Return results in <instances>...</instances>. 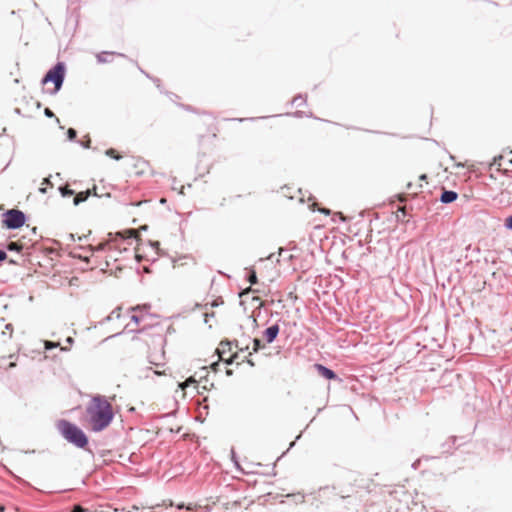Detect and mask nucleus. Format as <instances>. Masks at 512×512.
I'll use <instances>...</instances> for the list:
<instances>
[{"label": "nucleus", "mask_w": 512, "mask_h": 512, "mask_svg": "<svg viewBox=\"0 0 512 512\" xmlns=\"http://www.w3.org/2000/svg\"><path fill=\"white\" fill-rule=\"evenodd\" d=\"M252 342H253V352L254 353H257L260 350H262L263 348H265V345L263 344V342L259 338H254L252 340Z\"/></svg>", "instance_id": "17"}, {"label": "nucleus", "mask_w": 512, "mask_h": 512, "mask_svg": "<svg viewBox=\"0 0 512 512\" xmlns=\"http://www.w3.org/2000/svg\"><path fill=\"white\" fill-rule=\"evenodd\" d=\"M56 428L61 436L70 444L79 449H85L89 444L86 433L76 424L66 419H60L56 422Z\"/></svg>", "instance_id": "2"}, {"label": "nucleus", "mask_w": 512, "mask_h": 512, "mask_svg": "<svg viewBox=\"0 0 512 512\" xmlns=\"http://www.w3.org/2000/svg\"><path fill=\"white\" fill-rule=\"evenodd\" d=\"M246 280L251 285H255L258 283L257 273L253 267L246 268Z\"/></svg>", "instance_id": "11"}, {"label": "nucleus", "mask_w": 512, "mask_h": 512, "mask_svg": "<svg viewBox=\"0 0 512 512\" xmlns=\"http://www.w3.org/2000/svg\"><path fill=\"white\" fill-rule=\"evenodd\" d=\"M283 253H287V250H286V249H284V248H280V249H279V252H278L279 257L283 256Z\"/></svg>", "instance_id": "45"}, {"label": "nucleus", "mask_w": 512, "mask_h": 512, "mask_svg": "<svg viewBox=\"0 0 512 512\" xmlns=\"http://www.w3.org/2000/svg\"><path fill=\"white\" fill-rule=\"evenodd\" d=\"M26 221V214L19 209H9L2 214V225L9 230L21 228Z\"/></svg>", "instance_id": "4"}, {"label": "nucleus", "mask_w": 512, "mask_h": 512, "mask_svg": "<svg viewBox=\"0 0 512 512\" xmlns=\"http://www.w3.org/2000/svg\"><path fill=\"white\" fill-rule=\"evenodd\" d=\"M50 178H51V176L44 178V179H43V182H42V185H49V186H51V187H52V186H53V184H52V182H51Z\"/></svg>", "instance_id": "33"}, {"label": "nucleus", "mask_w": 512, "mask_h": 512, "mask_svg": "<svg viewBox=\"0 0 512 512\" xmlns=\"http://www.w3.org/2000/svg\"><path fill=\"white\" fill-rule=\"evenodd\" d=\"M77 138V131L74 128H69L67 130V139L69 141H75Z\"/></svg>", "instance_id": "21"}, {"label": "nucleus", "mask_w": 512, "mask_h": 512, "mask_svg": "<svg viewBox=\"0 0 512 512\" xmlns=\"http://www.w3.org/2000/svg\"><path fill=\"white\" fill-rule=\"evenodd\" d=\"M401 216L405 217L406 216V211H405V209L403 207H398V209L396 211V220L400 221L401 220Z\"/></svg>", "instance_id": "24"}, {"label": "nucleus", "mask_w": 512, "mask_h": 512, "mask_svg": "<svg viewBox=\"0 0 512 512\" xmlns=\"http://www.w3.org/2000/svg\"><path fill=\"white\" fill-rule=\"evenodd\" d=\"M231 459L234 462L235 466L237 468H239L240 466H239V463L237 461V457H236V453H235L234 449H231Z\"/></svg>", "instance_id": "29"}, {"label": "nucleus", "mask_w": 512, "mask_h": 512, "mask_svg": "<svg viewBox=\"0 0 512 512\" xmlns=\"http://www.w3.org/2000/svg\"><path fill=\"white\" fill-rule=\"evenodd\" d=\"M105 245H99L97 248L94 249V251H102L104 250Z\"/></svg>", "instance_id": "48"}, {"label": "nucleus", "mask_w": 512, "mask_h": 512, "mask_svg": "<svg viewBox=\"0 0 512 512\" xmlns=\"http://www.w3.org/2000/svg\"><path fill=\"white\" fill-rule=\"evenodd\" d=\"M306 104V96L305 95H302V94H298L296 95L292 100H291V105H296V106H303Z\"/></svg>", "instance_id": "14"}, {"label": "nucleus", "mask_w": 512, "mask_h": 512, "mask_svg": "<svg viewBox=\"0 0 512 512\" xmlns=\"http://www.w3.org/2000/svg\"><path fill=\"white\" fill-rule=\"evenodd\" d=\"M58 191L61 194L62 197H70L75 195V191L73 189H70L66 185H61L58 187Z\"/></svg>", "instance_id": "13"}, {"label": "nucleus", "mask_w": 512, "mask_h": 512, "mask_svg": "<svg viewBox=\"0 0 512 512\" xmlns=\"http://www.w3.org/2000/svg\"><path fill=\"white\" fill-rule=\"evenodd\" d=\"M184 109H186L187 111H194L193 107L190 106V105H181Z\"/></svg>", "instance_id": "43"}, {"label": "nucleus", "mask_w": 512, "mask_h": 512, "mask_svg": "<svg viewBox=\"0 0 512 512\" xmlns=\"http://www.w3.org/2000/svg\"><path fill=\"white\" fill-rule=\"evenodd\" d=\"M149 243L155 249H158L160 246V243L158 241H149Z\"/></svg>", "instance_id": "36"}, {"label": "nucleus", "mask_w": 512, "mask_h": 512, "mask_svg": "<svg viewBox=\"0 0 512 512\" xmlns=\"http://www.w3.org/2000/svg\"><path fill=\"white\" fill-rule=\"evenodd\" d=\"M433 458H434V457H431V456H422V457L418 458L417 460H415V461L412 463L411 467H412L414 470H417V469L419 468V466H420V464H421V462H422L423 460L428 461V460H431V459H433Z\"/></svg>", "instance_id": "19"}, {"label": "nucleus", "mask_w": 512, "mask_h": 512, "mask_svg": "<svg viewBox=\"0 0 512 512\" xmlns=\"http://www.w3.org/2000/svg\"><path fill=\"white\" fill-rule=\"evenodd\" d=\"M309 207H310V209H311L312 211H316V210H317V208H316V203H315V202H314L313 204L309 205ZM318 211H319L320 213L325 214V215H330V213H331V211H330L328 208H321V209H318Z\"/></svg>", "instance_id": "22"}, {"label": "nucleus", "mask_w": 512, "mask_h": 512, "mask_svg": "<svg viewBox=\"0 0 512 512\" xmlns=\"http://www.w3.org/2000/svg\"><path fill=\"white\" fill-rule=\"evenodd\" d=\"M280 332L279 324L275 323L263 331V336L268 344L273 343Z\"/></svg>", "instance_id": "7"}, {"label": "nucleus", "mask_w": 512, "mask_h": 512, "mask_svg": "<svg viewBox=\"0 0 512 512\" xmlns=\"http://www.w3.org/2000/svg\"><path fill=\"white\" fill-rule=\"evenodd\" d=\"M44 115L47 118H55L56 122H59V119L55 116V114L53 113V111L50 108H45L44 109Z\"/></svg>", "instance_id": "25"}, {"label": "nucleus", "mask_w": 512, "mask_h": 512, "mask_svg": "<svg viewBox=\"0 0 512 512\" xmlns=\"http://www.w3.org/2000/svg\"><path fill=\"white\" fill-rule=\"evenodd\" d=\"M90 195H91V191L89 189L85 190V191H81L78 194L75 193L74 199H73V204L75 206H78L79 204L87 201L88 198L90 197Z\"/></svg>", "instance_id": "10"}, {"label": "nucleus", "mask_w": 512, "mask_h": 512, "mask_svg": "<svg viewBox=\"0 0 512 512\" xmlns=\"http://www.w3.org/2000/svg\"><path fill=\"white\" fill-rule=\"evenodd\" d=\"M128 233H129V237L130 238H134L135 237L134 236V234H135L134 230H130V231H128Z\"/></svg>", "instance_id": "50"}, {"label": "nucleus", "mask_w": 512, "mask_h": 512, "mask_svg": "<svg viewBox=\"0 0 512 512\" xmlns=\"http://www.w3.org/2000/svg\"><path fill=\"white\" fill-rule=\"evenodd\" d=\"M38 191H39L41 194H46V193H47V187H45L44 185H42L41 187H39Z\"/></svg>", "instance_id": "39"}, {"label": "nucleus", "mask_w": 512, "mask_h": 512, "mask_svg": "<svg viewBox=\"0 0 512 512\" xmlns=\"http://www.w3.org/2000/svg\"><path fill=\"white\" fill-rule=\"evenodd\" d=\"M504 226H505L506 229L512 231V215L508 216L505 219Z\"/></svg>", "instance_id": "27"}, {"label": "nucleus", "mask_w": 512, "mask_h": 512, "mask_svg": "<svg viewBox=\"0 0 512 512\" xmlns=\"http://www.w3.org/2000/svg\"><path fill=\"white\" fill-rule=\"evenodd\" d=\"M135 258L138 263H140L143 260V256L140 254H136Z\"/></svg>", "instance_id": "44"}, {"label": "nucleus", "mask_w": 512, "mask_h": 512, "mask_svg": "<svg viewBox=\"0 0 512 512\" xmlns=\"http://www.w3.org/2000/svg\"><path fill=\"white\" fill-rule=\"evenodd\" d=\"M184 186L181 187L180 194H183Z\"/></svg>", "instance_id": "61"}, {"label": "nucleus", "mask_w": 512, "mask_h": 512, "mask_svg": "<svg viewBox=\"0 0 512 512\" xmlns=\"http://www.w3.org/2000/svg\"><path fill=\"white\" fill-rule=\"evenodd\" d=\"M458 198V193L453 191V190H443L441 195H440V198L439 200L443 203V204H450L454 201H456Z\"/></svg>", "instance_id": "9"}, {"label": "nucleus", "mask_w": 512, "mask_h": 512, "mask_svg": "<svg viewBox=\"0 0 512 512\" xmlns=\"http://www.w3.org/2000/svg\"><path fill=\"white\" fill-rule=\"evenodd\" d=\"M71 512H88L87 509H84L83 507L76 505L73 507Z\"/></svg>", "instance_id": "31"}, {"label": "nucleus", "mask_w": 512, "mask_h": 512, "mask_svg": "<svg viewBox=\"0 0 512 512\" xmlns=\"http://www.w3.org/2000/svg\"><path fill=\"white\" fill-rule=\"evenodd\" d=\"M420 179H421V180H426V179H427V175H426V174H422V175L420 176Z\"/></svg>", "instance_id": "52"}, {"label": "nucleus", "mask_w": 512, "mask_h": 512, "mask_svg": "<svg viewBox=\"0 0 512 512\" xmlns=\"http://www.w3.org/2000/svg\"><path fill=\"white\" fill-rule=\"evenodd\" d=\"M209 317H214V313H213V312H212V313H210V314H209V313H205V323H208V321H209V320H208V319H209Z\"/></svg>", "instance_id": "41"}, {"label": "nucleus", "mask_w": 512, "mask_h": 512, "mask_svg": "<svg viewBox=\"0 0 512 512\" xmlns=\"http://www.w3.org/2000/svg\"><path fill=\"white\" fill-rule=\"evenodd\" d=\"M8 258L5 250L0 248V263L4 262Z\"/></svg>", "instance_id": "30"}, {"label": "nucleus", "mask_w": 512, "mask_h": 512, "mask_svg": "<svg viewBox=\"0 0 512 512\" xmlns=\"http://www.w3.org/2000/svg\"><path fill=\"white\" fill-rule=\"evenodd\" d=\"M274 258H275V254H274V253H272V254H270L266 259H264V258H260V259H259V262H262V261H264V260H270V261H273V260H274Z\"/></svg>", "instance_id": "35"}, {"label": "nucleus", "mask_w": 512, "mask_h": 512, "mask_svg": "<svg viewBox=\"0 0 512 512\" xmlns=\"http://www.w3.org/2000/svg\"><path fill=\"white\" fill-rule=\"evenodd\" d=\"M301 437V433L296 437V440H299Z\"/></svg>", "instance_id": "63"}, {"label": "nucleus", "mask_w": 512, "mask_h": 512, "mask_svg": "<svg viewBox=\"0 0 512 512\" xmlns=\"http://www.w3.org/2000/svg\"><path fill=\"white\" fill-rule=\"evenodd\" d=\"M60 344L58 342H53V341H50V340H45L44 341V349L49 351V350H52L54 348H57L59 347Z\"/></svg>", "instance_id": "20"}, {"label": "nucleus", "mask_w": 512, "mask_h": 512, "mask_svg": "<svg viewBox=\"0 0 512 512\" xmlns=\"http://www.w3.org/2000/svg\"><path fill=\"white\" fill-rule=\"evenodd\" d=\"M338 215L341 217V219L343 220V213H338Z\"/></svg>", "instance_id": "60"}, {"label": "nucleus", "mask_w": 512, "mask_h": 512, "mask_svg": "<svg viewBox=\"0 0 512 512\" xmlns=\"http://www.w3.org/2000/svg\"><path fill=\"white\" fill-rule=\"evenodd\" d=\"M235 344L236 347H238L241 351H246L249 349V344L246 343L245 346H239V341H230V340H222L220 342L219 347L217 348V353L220 358L223 357V355L227 352H229L232 348V345Z\"/></svg>", "instance_id": "5"}, {"label": "nucleus", "mask_w": 512, "mask_h": 512, "mask_svg": "<svg viewBox=\"0 0 512 512\" xmlns=\"http://www.w3.org/2000/svg\"><path fill=\"white\" fill-rule=\"evenodd\" d=\"M120 334H121V332H119V333H116V334H114V335L110 336L109 338H112V337H116V336H119Z\"/></svg>", "instance_id": "55"}, {"label": "nucleus", "mask_w": 512, "mask_h": 512, "mask_svg": "<svg viewBox=\"0 0 512 512\" xmlns=\"http://www.w3.org/2000/svg\"><path fill=\"white\" fill-rule=\"evenodd\" d=\"M10 327H11V324H7V325H6V328H7V329H10Z\"/></svg>", "instance_id": "62"}, {"label": "nucleus", "mask_w": 512, "mask_h": 512, "mask_svg": "<svg viewBox=\"0 0 512 512\" xmlns=\"http://www.w3.org/2000/svg\"><path fill=\"white\" fill-rule=\"evenodd\" d=\"M149 307H150V305H148V304L137 305V306L131 307L129 310L130 311H138V310L146 311Z\"/></svg>", "instance_id": "26"}, {"label": "nucleus", "mask_w": 512, "mask_h": 512, "mask_svg": "<svg viewBox=\"0 0 512 512\" xmlns=\"http://www.w3.org/2000/svg\"><path fill=\"white\" fill-rule=\"evenodd\" d=\"M245 362L248 363L251 367L255 366V363L250 358H246Z\"/></svg>", "instance_id": "42"}, {"label": "nucleus", "mask_w": 512, "mask_h": 512, "mask_svg": "<svg viewBox=\"0 0 512 512\" xmlns=\"http://www.w3.org/2000/svg\"><path fill=\"white\" fill-rule=\"evenodd\" d=\"M137 68L140 70L141 73H143L147 78L151 79L157 86V88L160 90V92H162V88H161V84H160V79L159 78H156V77H152L150 76L147 72H145L138 64L137 62H135Z\"/></svg>", "instance_id": "15"}, {"label": "nucleus", "mask_w": 512, "mask_h": 512, "mask_svg": "<svg viewBox=\"0 0 512 512\" xmlns=\"http://www.w3.org/2000/svg\"><path fill=\"white\" fill-rule=\"evenodd\" d=\"M65 342L69 345H72L74 343V338L71 337V336H68L66 339H65Z\"/></svg>", "instance_id": "38"}, {"label": "nucleus", "mask_w": 512, "mask_h": 512, "mask_svg": "<svg viewBox=\"0 0 512 512\" xmlns=\"http://www.w3.org/2000/svg\"><path fill=\"white\" fill-rule=\"evenodd\" d=\"M190 386H193V389H195L197 393H201V391H199V384L194 377H189L185 381L178 383V388L181 390L183 396L186 394L185 389Z\"/></svg>", "instance_id": "8"}, {"label": "nucleus", "mask_w": 512, "mask_h": 512, "mask_svg": "<svg viewBox=\"0 0 512 512\" xmlns=\"http://www.w3.org/2000/svg\"><path fill=\"white\" fill-rule=\"evenodd\" d=\"M118 55V56H121V57H126L124 54L122 53H115V52H101L99 54H97L96 58H97V61L98 63H108L110 62L111 60L108 59V56L110 55Z\"/></svg>", "instance_id": "12"}, {"label": "nucleus", "mask_w": 512, "mask_h": 512, "mask_svg": "<svg viewBox=\"0 0 512 512\" xmlns=\"http://www.w3.org/2000/svg\"><path fill=\"white\" fill-rule=\"evenodd\" d=\"M206 390H208V388H207V386H206V385H203V386H200V385H199V391H201V393H200V394H202V393H203V391H206Z\"/></svg>", "instance_id": "46"}, {"label": "nucleus", "mask_w": 512, "mask_h": 512, "mask_svg": "<svg viewBox=\"0 0 512 512\" xmlns=\"http://www.w3.org/2000/svg\"><path fill=\"white\" fill-rule=\"evenodd\" d=\"M503 157L501 155L499 156H496L493 158V165H498L500 166V160L502 159Z\"/></svg>", "instance_id": "34"}, {"label": "nucleus", "mask_w": 512, "mask_h": 512, "mask_svg": "<svg viewBox=\"0 0 512 512\" xmlns=\"http://www.w3.org/2000/svg\"><path fill=\"white\" fill-rule=\"evenodd\" d=\"M120 311H121V308H120V307H118V308L114 309V310H113V311H112V312H111V313H110V314L105 318V321H111V320H113L114 318H115V319H119V318H120V316H121Z\"/></svg>", "instance_id": "18"}, {"label": "nucleus", "mask_w": 512, "mask_h": 512, "mask_svg": "<svg viewBox=\"0 0 512 512\" xmlns=\"http://www.w3.org/2000/svg\"><path fill=\"white\" fill-rule=\"evenodd\" d=\"M131 321L134 322L135 324H139L140 321H141V317L138 316V315H132L131 316Z\"/></svg>", "instance_id": "32"}, {"label": "nucleus", "mask_w": 512, "mask_h": 512, "mask_svg": "<svg viewBox=\"0 0 512 512\" xmlns=\"http://www.w3.org/2000/svg\"><path fill=\"white\" fill-rule=\"evenodd\" d=\"M65 75L66 65L64 62L59 61L46 72L41 83L44 85L48 82H52L54 84V89L51 91V94H55L62 88Z\"/></svg>", "instance_id": "3"}, {"label": "nucleus", "mask_w": 512, "mask_h": 512, "mask_svg": "<svg viewBox=\"0 0 512 512\" xmlns=\"http://www.w3.org/2000/svg\"><path fill=\"white\" fill-rule=\"evenodd\" d=\"M211 305H212L213 307H216V306H218L219 304H218V302H217V301H214Z\"/></svg>", "instance_id": "53"}, {"label": "nucleus", "mask_w": 512, "mask_h": 512, "mask_svg": "<svg viewBox=\"0 0 512 512\" xmlns=\"http://www.w3.org/2000/svg\"><path fill=\"white\" fill-rule=\"evenodd\" d=\"M220 364L219 362H214L211 364V368L214 370V371H217L218 368H219Z\"/></svg>", "instance_id": "40"}, {"label": "nucleus", "mask_w": 512, "mask_h": 512, "mask_svg": "<svg viewBox=\"0 0 512 512\" xmlns=\"http://www.w3.org/2000/svg\"><path fill=\"white\" fill-rule=\"evenodd\" d=\"M86 413L93 432L105 430L112 423L115 416L112 405L105 396L100 394L92 397L86 407Z\"/></svg>", "instance_id": "1"}, {"label": "nucleus", "mask_w": 512, "mask_h": 512, "mask_svg": "<svg viewBox=\"0 0 512 512\" xmlns=\"http://www.w3.org/2000/svg\"><path fill=\"white\" fill-rule=\"evenodd\" d=\"M79 143L83 148L88 149L91 146V138L89 136H86L85 139L79 141Z\"/></svg>", "instance_id": "23"}, {"label": "nucleus", "mask_w": 512, "mask_h": 512, "mask_svg": "<svg viewBox=\"0 0 512 512\" xmlns=\"http://www.w3.org/2000/svg\"><path fill=\"white\" fill-rule=\"evenodd\" d=\"M61 351H68L69 349L67 347H60Z\"/></svg>", "instance_id": "54"}, {"label": "nucleus", "mask_w": 512, "mask_h": 512, "mask_svg": "<svg viewBox=\"0 0 512 512\" xmlns=\"http://www.w3.org/2000/svg\"><path fill=\"white\" fill-rule=\"evenodd\" d=\"M129 332H136V333H140L141 330H129Z\"/></svg>", "instance_id": "56"}, {"label": "nucleus", "mask_w": 512, "mask_h": 512, "mask_svg": "<svg viewBox=\"0 0 512 512\" xmlns=\"http://www.w3.org/2000/svg\"><path fill=\"white\" fill-rule=\"evenodd\" d=\"M237 356H238L237 354H234V355H232V356H231L230 358H228V359H224L223 357H222L221 359H222V361H223L225 364H227V365H231V364L235 361V359L237 358Z\"/></svg>", "instance_id": "28"}, {"label": "nucleus", "mask_w": 512, "mask_h": 512, "mask_svg": "<svg viewBox=\"0 0 512 512\" xmlns=\"http://www.w3.org/2000/svg\"><path fill=\"white\" fill-rule=\"evenodd\" d=\"M105 154L114 160H120L122 158V156L119 154V152L117 150H115L114 148L107 149L105 151Z\"/></svg>", "instance_id": "16"}, {"label": "nucleus", "mask_w": 512, "mask_h": 512, "mask_svg": "<svg viewBox=\"0 0 512 512\" xmlns=\"http://www.w3.org/2000/svg\"><path fill=\"white\" fill-rule=\"evenodd\" d=\"M226 374H227L228 376H230V375H232V374H233V371H232V370H230V369H227V370H226Z\"/></svg>", "instance_id": "51"}, {"label": "nucleus", "mask_w": 512, "mask_h": 512, "mask_svg": "<svg viewBox=\"0 0 512 512\" xmlns=\"http://www.w3.org/2000/svg\"><path fill=\"white\" fill-rule=\"evenodd\" d=\"M253 322L255 325H257V320L255 318L253 319Z\"/></svg>", "instance_id": "64"}, {"label": "nucleus", "mask_w": 512, "mask_h": 512, "mask_svg": "<svg viewBox=\"0 0 512 512\" xmlns=\"http://www.w3.org/2000/svg\"><path fill=\"white\" fill-rule=\"evenodd\" d=\"M286 115H293L294 117H302L303 116V112L302 111H296L292 114L290 113H287Z\"/></svg>", "instance_id": "37"}, {"label": "nucleus", "mask_w": 512, "mask_h": 512, "mask_svg": "<svg viewBox=\"0 0 512 512\" xmlns=\"http://www.w3.org/2000/svg\"><path fill=\"white\" fill-rule=\"evenodd\" d=\"M15 366H16V363H15V362H10V363L8 364V367H7V368H8V369H11V368H14Z\"/></svg>", "instance_id": "49"}, {"label": "nucleus", "mask_w": 512, "mask_h": 512, "mask_svg": "<svg viewBox=\"0 0 512 512\" xmlns=\"http://www.w3.org/2000/svg\"><path fill=\"white\" fill-rule=\"evenodd\" d=\"M256 119H257V118H253V117H252V118H239V119H238V121H240V122H243V121H245V120H251V121H254V120H256Z\"/></svg>", "instance_id": "47"}, {"label": "nucleus", "mask_w": 512, "mask_h": 512, "mask_svg": "<svg viewBox=\"0 0 512 512\" xmlns=\"http://www.w3.org/2000/svg\"><path fill=\"white\" fill-rule=\"evenodd\" d=\"M154 373H155L156 375H161V374H162V373H161V372H159V371H154Z\"/></svg>", "instance_id": "58"}, {"label": "nucleus", "mask_w": 512, "mask_h": 512, "mask_svg": "<svg viewBox=\"0 0 512 512\" xmlns=\"http://www.w3.org/2000/svg\"><path fill=\"white\" fill-rule=\"evenodd\" d=\"M314 368L320 376L327 380H339V377L336 374V372L323 364L315 363Z\"/></svg>", "instance_id": "6"}, {"label": "nucleus", "mask_w": 512, "mask_h": 512, "mask_svg": "<svg viewBox=\"0 0 512 512\" xmlns=\"http://www.w3.org/2000/svg\"><path fill=\"white\" fill-rule=\"evenodd\" d=\"M143 269H144V271H145V272H147V273L150 271L148 267H144Z\"/></svg>", "instance_id": "57"}, {"label": "nucleus", "mask_w": 512, "mask_h": 512, "mask_svg": "<svg viewBox=\"0 0 512 512\" xmlns=\"http://www.w3.org/2000/svg\"><path fill=\"white\" fill-rule=\"evenodd\" d=\"M323 410V408H318L317 413H320Z\"/></svg>", "instance_id": "59"}]
</instances>
